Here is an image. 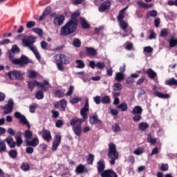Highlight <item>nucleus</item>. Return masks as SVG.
I'll use <instances>...</instances> for the list:
<instances>
[{
    "instance_id": "obj_59",
    "label": "nucleus",
    "mask_w": 177,
    "mask_h": 177,
    "mask_svg": "<svg viewBox=\"0 0 177 177\" xmlns=\"http://www.w3.org/2000/svg\"><path fill=\"white\" fill-rule=\"evenodd\" d=\"M142 120V115L140 114L135 115V116L133 118V121L134 122H139Z\"/></svg>"
},
{
    "instance_id": "obj_56",
    "label": "nucleus",
    "mask_w": 177,
    "mask_h": 177,
    "mask_svg": "<svg viewBox=\"0 0 177 177\" xmlns=\"http://www.w3.org/2000/svg\"><path fill=\"white\" fill-rule=\"evenodd\" d=\"M133 153L136 154V156H140V154H143V148L138 147L134 151Z\"/></svg>"
},
{
    "instance_id": "obj_55",
    "label": "nucleus",
    "mask_w": 177,
    "mask_h": 177,
    "mask_svg": "<svg viewBox=\"0 0 177 177\" xmlns=\"http://www.w3.org/2000/svg\"><path fill=\"white\" fill-rule=\"evenodd\" d=\"M10 50L15 53H20V48L16 44L12 46V49Z\"/></svg>"
},
{
    "instance_id": "obj_10",
    "label": "nucleus",
    "mask_w": 177,
    "mask_h": 177,
    "mask_svg": "<svg viewBox=\"0 0 177 177\" xmlns=\"http://www.w3.org/2000/svg\"><path fill=\"white\" fill-rule=\"evenodd\" d=\"M15 117L17 118V120H19L24 125H26L28 127V129H30L31 127L30 126V122H28V120H27V118H26V116L21 114L20 112H15Z\"/></svg>"
},
{
    "instance_id": "obj_50",
    "label": "nucleus",
    "mask_w": 177,
    "mask_h": 177,
    "mask_svg": "<svg viewBox=\"0 0 177 177\" xmlns=\"http://www.w3.org/2000/svg\"><path fill=\"white\" fill-rule=\"evenodd\" d=\"M125 48L127 49V50H132V49H133V44L129 41L126 42Z\"/></svg>"
},
{
    "instance_id": "obj_62",
    "label": "nucleus",
    "mask_w": 177,
    "mask_h": 177,
    "mask_svg": "<svg viewBox=\"0 0 177 177\" xmlns=\"http://www.w3.org/2000/svg\"><path fill=\"white\" fill-rule=\"evenodd\" d=\"M54 93L56 97H63V92L60 90H56Z\"/></svg>"
},
{
    "instance_id": "obj_15",
    "label": "nucleus",
    "mask_w": 177,
    "mask_h": 177,
    "mask_svg": "<svg viewBox=\"0 0 177 177\" xmlns=\"http://www.w3.org/2000/svg\"><path fill=\"white\" fill-rule=\"evenodd\" d=\"M110 6H111V2L110 1H106L100 4L98 10L100 13H103L105 10H109Z\"/></svg>"
},
{
    "instance_id": "obj_4",
    "label": "nucleus",
    "mask_w": 177,
    "mask_h": 177,
    "mask_svg": "<svg viewBox=\"0 0 177 177\" xmlns=\"http://www.w3.org/2000/svg\"><path fill=\"white\" fill-rule=\"evenodd\" d=\"M73 131L77 136H81L82 133V129L81 128V124L82 122L80 121L77 118H75L71 120L70 122Z\"/></svg>"
},
{
    "instance_id": "obj_51",
    "label": "nucleus",
    "mask_w": 177,
    "mask_h": 177,
    "mask_svg": "<svg viewBox=\"0 0 177 177\" xmlns=\"http://www.w3.org/2000/svg\"><path fill=\"white\" fill-rule=\"evenodd\" d=\"M21 168L22 171H24L25 172H27L28 169H30V165L28 163L24 162L22 165L21 166Z\"/></svg>"
},
{
    "instance_id": "obj_17",
    "label": "nucleus",
    "mask_w": 177,
    "mask_h": 177,
    "mask_svg": "<svg viewBox=\"0 0 177 177\" xmlns=\"http://www.w3.org/2000/svg\"><path fill=\"white\" fill-rule=\"evenodd\" d=\"M5 142L11 149L16 147V142L13 140V137L8 136L5 139Z\"/></svg>"
},
{
    "instance_id": "obj_2",
    "label": "nucleus",
    "mask_w": 177,
    "mask_h": 177,
    "mask_svg": "<svg viewBox=\"0 0 177 177\" xmlns=\"http://www.w3.org/2000/svg\"><path fill=\"white\" fill-rule=\"evenodd\" d=\"M97 168L98 172H101L102 177H118L117 174L113 170H105L104 171V161L100 160L97 163Z\"/></svg>"
},
{
    "instance_id": "obj_13",
    "label": "nucleus",
    "mask_w": 177,
    "mask_h": 177,
    "mask_svg": "<svg viewBox=\"0 0 177 177\" xmlns=\"http://www.w3.org/2000/svg\"><path fill=\"white\" fill-rule=\"evenodd\" d=\"M60 143H62V136L56 135L53 142V151H56V150H57V148L59 147Z\"/></svg>"
},
{
    "instance_id": "obj_11",
    "label": "nucleus",
    "mask_w": 177,
    "mask_h": 177,
    "mask_svg": "<svg viewBox=\"0 0 177 177\" xmlns=\"http://www.w3.org/2000/svg\"><path fill=\"white\" fill-rule=\"evenodd\" d=\"M65 19H66V18L64 17V15H55V17L53 19V24L56 27H60V26H62V24L64 23Z\"/></svg>"
},
{
    "instance_id": "obj_14",
    "label": "nucleus",
    "mask_w": 177,
    "mask_h": 177,
    "mask_svg": "<svg viewBox=\"0 0 177 177\" xmlns=\"http://www.w3.org/2000/svg\"><path fill=\"white\" fill-rule=\"evenodd\" d=\"M38 135H41L43 139L46 140L47 142H50V139H52V135L50 134V131L43 129L41 131L38 132Z\"/></svg>"
},
{
    "instance_id": "obj_44",
    "label": "nucleus",
    "mask_w": 177,
    "mask_h": 177,
    "mask_svg": "<svg viewBox=\"0 0 177 177\" xmlns=\"http://www.w3.org/2000/svg\"><path fill=\"white\" fill-rule=\"evenodd\" d=\"M94 160H95V156L92 153H89L88 157L87 158V163L91 165L93 164Z\"/></svg>"
},
{
    "instance_id": "obj_30",
    "label": "nucleus",
    "mask_w": 177,
    "mask_h": 177,
    "mask_svg": "<svg viewBox=\"0 0 177 177\" xmlns=\"http://www.w3.org/2000/svg\"><path fill=\"white\" fill-rule=\"evenodd\" d=\"M57 105L60 106L62 111H66V108L67 107V102L66 100H62L57 102Z\"/></svg>"
},
{
    "instance_id": "obj_47",
    "label": "nucleus",
    "mask_w": 177,
    "mask_h": 177,
    "mask_svg": "<svg viewBox=\"0 0 177 177\" xmlns=\"http://www.w3.org/2000/svg\"><path fill=\"white\" fill-rule=\"evenodd\" d=\"M33 32H35V34H37V35H39V37H42V34L44 31L42 30L41 28H34L32 29Z\"/></svg>"
},
{
    "instance_id": "obj_28",
    "label": "nucleus",
    "mask_w": 177,
    "mask_h": 177,
    "mask_svg": "<svg viewBox=\"0 0 177 177\" xmlns=\"http://www.w3.org/2000/svg\"><path fill=\"white\" fill-rule=\"evenodd\" d=\"M155 95L159 99H169V94H164L158 91L155 92Z\"/></svg>"
},
{
    "instance_id": "obj_18",
    "label": "nucleus",
    "mask_w": 177,
    "mask_h": 177,
    "mask_svg": "<svg viewBox=\"0 0 177 177\" xmlns=\"http://www.w3.org/2000/svg\"><path fill=\"white\" fill-rule=\"evenodd\" d=\"M21 135H22V133L19 131L17 133V136H15V140H16L15 143L17 147H20V146L23 145V138H21Z\"/></svg>"
},
{
    "instance_id": "obj_22",
    "label": "nucleus",
    "mask_w": 177,
    "mask_h": 177,
    "mask_svg": "<svg viewBox=\"0 0 177 177\" xmlns=\"http://www.w3.org/2000/svg\"><path fill=\"white\" fill-rule=\"evenodd\" d=\"M128 9V6L125 7L122 10H121L119 12V15L118 16V21H124V17L125 15V11Z\"/></svg>"
},
{
    "instance_id": "obj_57",
    "label": "nucleus",
    "mask_w": 177,
    "mask_h": 177,
    "mask_svg": "<svg viewBox=\"0 0 177 177\" xmlns=\"http://www.w3.org/2000/svg\"><path fill=\"white\" fill-rule=\"evenodd\" d=\"M95 67L97 68H100V70H102V69L104 68V67H106V64H104V62H97L95 64Z\"/></svg>"
},
{
    "instance_id": "obj_26",
    "label": "nucleus",
    "mask_w": 177,
    "mask_h": 177,
    "mask_svg": "<svg viewBox=\"0 0 177 177\" xmlns=\"http://www.w3.org/2000/svg\"><path fill=\"white\" fill-rule=\"evenodd\" d=\"M86 50L88 56H96V55H97L96 50L92 47H90V48L86 47Z\"/></svg>"
},
{
    "instance_id": "obj_48",
    "label": "nucleus",
    "mask_w": 177,
    "mask_h": 177,
    "mask_svg": "<svg viewBox=\"0 0 177 177\" xmlns=\"http://www.w3.org/2000/svg\"><path fill=\"white\" fill-rule=\"evenodd\" d=\"M35 97L36 99H37V100H42L44 98V92H42L41 91H37L35 95Z\"/></svg>"
},
{
    "instance_id": "obj_31",
    "label": "nucleus",
    "mask_w": 177,
    "mask_h": 177,
    "mask_svg": "<svg viewBox=\"0 0 177 177\" xmlns=\"http://www.w3.org/2000/svg\"><path fill=\"white\" fill-rule=\"evenodd\" d=\"M101 103L103 104H110L111 103V100H110V96L105 95L101 98Z\"/></svg>"
},
{
    "instance_id": "obj_37",
    "label": "nucleus",
    "mask_w": 177,
    "mask_h": 177,
    "mask_svg": "<svg viewBox=\"0 0 177 177\" xmlns=\"http://www.w3.org/2000/svg\"><path fill=\"white\" fill-rule=\"evenodd\" d=\"M28 84L29 89H30V91H32L35 86H38L39 82L35 80H32L31 82H28Z\"/></svg>"
},
{
    "instance_id": "obj_1",
    "label": "nucleus",
    "mask_w": 177,
    "mask_h": 177,
    "mask_svg": "<svg viewBox=\"0 0 177 177\" xmlns=\"http://www.w3.org/2000/svg\"><path fill=\"white\" fill-rule=\"evenodd\" d=\"M80 15H81V13L78 10L75 11L71 15V18L69 21L61 28L60 35L67 37V35H70V34L75 32L78 26V20H77V17H78Z\"/></svg>"
},
{
    "instance_id": "obj_54",
    "label": "nucleus",
    "mask_w": 177,
    "mask_h": 177,
    "mask_svg": "<svg viewBox=\"0 0 177 177\" xmlns=\"http://www.w3.org/2000/svg\"><path fill=\"white\" fill-rule=\"evenodd\" d=\"M38 88H41V91H44L45 92H46V91H48V89H49V87L48 86H45V84L39 82L37 84Z\"/></svg>"
},
{
    "instance_id": "obj_34",
    "label": "nucleus",
    "mask_w": 177,
    "mask_h": 177,
    "mask_svg": "<svg viewBox=\"0 0 177 177\" xmlns=\"http://www.w3.org/2000/svg\"><path fill=\"white\" fill-rule=\"evenodd\" d=\"M76 68H85V63L82 62L81 59H77L75 61Z\"/></svg>"
},
{
    "instance_id": "obj_61",
    "label": "nucleus",
    "mask_w": 177,
    "mask_h": 177,
    "mask_svg": "<svg viewBox=\"0 0 177 177\" xmlns=\"http://www.w3.org/2000/svg\"><path fill=\"white\" fill-rule=\"evenodd\" d=\"M35 26V21H29L26 24L27 28H32Z\"/></svg>"
},
{
    "instance_id": "obj_53",
    "label": "nucleus",
    "mask_w": 177,
    "mask_h": 177,
    "mask_svg": "<svg viewBox=\"0 0 177 177\" xmlns=\"http://www.w3.org/2000/svg\"><path fill=\"white\" fill-rule=\"evenodd\" d=\"M37 73L35 71H30L28 72V77L30 78H37Z\"/></svg>"
},
{
    "instance_id": "obj_39",
    "label": "nucleus",
    "mask_w": 177,
    "mask_h": 177,
    "mask_svg": "<svg viewBox=\"0 0 177 177\" xmlns=\"http://www.w3.org/2000/svg\"><path fill=\"white\" fill-rule=\"evenodd\" d=\"M118 109H120L121 111H127L128 110V104L125 102H122L118 106Z\"/></svg>"
},
{
    "instance_id": "obj_32",
    "label": "nucleus",
    "mask_w": 177,
    "mask_h": 177,
    "mask_svg": "<svg viewBox=\"0 0 177 177\" xmlns=\"http://www.w3.org/2000/svg\"><path fill=\"white\" fill-rule=\"evenodd\" d=\"M165 84L169 85L170 86H172L173 85L177 86V80L174 77L169 79L168 80L165 81Z\"/></svg>"
},
{
    "instance_id": "obj_25",
    "label": "nucleus",
    "mask_w": 177,
    "mask_h": 177,
    "mask_svg": "<svg viewBox=\"0 0 177 177\" xmlns=\"http://www.w3.org/2000/svg\"><path fill=\"white\" fill-rule=\"evenodd\" d=\"M138 5H139V6H140V8H143L144 9H150L151 8H153V5L152 3L150 4H147L145 3L143 1H138L137 2Z\"/></svg>"
},
{
    "instance_id": "obj_46",
    "label": "nucleus",
    "mask_w": 177,
    "mask_h": 177,
    "mask_svg": "<svg viewBox=\"0 0 177 177\" xmlns=\"http://www.w3.org/2000/svg\"><path fill=\"white\" fill-rule=\"evenodd\" d=\"M8 155L10 157V158H17V151L11 150L9 151Z\"/></svg>"
},
{
    "instance_id": "obj_41",
    "label": "nucleus",
    "mask_w": 177,
    "mask_h": 177,
    "mask_svg": "<svg viewBox=\"0 0 177 177\" xmlns=\"http://www.w3.org/2000/svg\"><path fill=\"white\" fill-rule=\"evenodd\" d=\"M124 77H125V75L122 73L118 72L115 74V80H116V81H118V82L122 81V80H124Z\"/></svg>"
},
{
    "instance_id": "obj_63",
    "label": "nucleus",
    "mask_w": 177,
    "mask_h": 177,
    "mask_svg": "<svg viewBox=\"0 0 177 177\" xmlns=\"http://www.w3.org/2000/svg\"><path fill=\"white\" fill-rule=\"evenodd\" d=\"M114 91H121L122 89V86L120 83H116L114 84Z\"/></svg>"
},
{
    "instance_id": "obj_49",
    "label": "nucleus",
    "mask_w": 177,
    "mask_h": 177,
    "mask_svg": "<svg viewBox=\"0 0 177 177\" xmlns=\"http://www.w3.org/2000/svg\"><path fill=\"white\" fill-rule=\"evenodd\" d=\"M157 16V11L151 10L147 13V17H156Z\"/></svg>"
},
{
    "instance_id": "obj_33",
    "label": "nucleus",
    "mask_w": 177,
    "mask_h": 177,
    "mask_svg": "<svg viewBox=\"0 0 177 177\" xmlns=\"http://www.w3.org/2000/svg\"><path fill=\"white\" fill-rule=\"evenodd\" d=\"M6 151V144L5 140L0 139V153H3Z\"/></svg>"
},
{
    "instance_id": "obj_29",
    "label": "nucleus",
    "mask_w": 177,
    "mask_h": 177,
    "mask_svg": "<svg viewBox=\"0 0 177 177\" xmlns=\"http://www.w3.org/2000/svg\"><path fill=\"white\" fill-rule=\"evenodd\" d=\"M16 53L12 51L11 50H8V54H9V59L12 63V64H16V60L17 59L15 58V55Z\"/></svg>"
},
{
    "instance_id": "obj_9",
    "label": "nucleus",
    "mask_w": 177,
    "mask_h": 177,
    "mask_svg": "<svg viewBox=\"0 0 177 177\" xmlns=\"http://www.w3.org/2000/svg\"><path fill=\"white\" fill-rule=\"evenodd\" d=\"M55 62H59L64 64H70V57L66 56L64 54H58L55 56Z\"/></svg>"
},
{
    "instance_id": "obj_16",
    "label": "nucleus",
    "mask_w": 177,
    "mask_h": 177,
    "mask_svg": "<svg viewBox=\"0 0 177 177\" xmlns=\"http://www.w3.org/2000/svg\"><path fill=\"white\" fill-rule=\"evenodd\" d=\"M26 146H31L32 147H37L39 145V139L34 138L32 140H25Z\"/></svg>"
},
{
    "instance_id": "obj_3",
    "label": "nucleus",
    "mask_w": 177,
    "mask_h": 177,
    "mask_svg": "<svg viewBox=\"0 0 177 177\" xmlns=\"http://www.w3.org/2000/svg\"><path fill=\"white\" fill-rule=\"evenodd\" d=\"M109 158L111 159L110 164L111 165H114L115 164V160L118 158V152H117V148L115 144L109 143V152H108Z\"/></svg>"
},
{
    "instance_id": "obj_40",
    "label": "nucleus",
    "mask_w": 177,
    "mask_h": 177,
    "mask_svg": "<svg viewBox=\"0 0 177 177\" xmlns=\"http://www.w3.org/2000/svg\"><path fill=\"white\" fill-rule=\"evenodd\" d=\"M24 138H26V140H29V139L32 138V132L30 130L25 131Z\"/></svg>"
},
{
    "instance_id": "obj_8",
    "label": "nucleus",
    "mask_w": 177,
    "mask_h": 177,
    "mask_svg": "<svg viewBox=\"0 0 177 177\" xmlns=\"http://www.w3.org/2000/svg\"><path fill=\"white\" fill-rule=\"evenodd\" d=\"M35 41H37V37L34 36H26L22 39L24 46H27L28 48L32 46V44H34Z\"/></svg>"
},
{
    "instance_id": "obj_20",
    "label": "nucleus",
    "mask_w": 177,
    "mask_h": 177,
    "mask_svg": "<svg viewBox=\"0 0 177 177\" xmlns=\"http://www.w3.org/2000/svg\"><path fill=\"white\" fill-rule=\"evenodd\" d=\"M143 113V109L140 106H136L131 111V114L133 115H136L138 114H142Z\"/></svg>"
},
{
    "instance_id": "obj_64",
    "label": "nucleus",
    "mask_w": 177,
    "mask_h": 177,
    "mask_svg": "<svg viewBox=\"0 0 177 177\" xmlns=\"http://www.w3.org/2000/svg\"><path fill=\"white\" fill-rule=\"evenodd\" d=\"M168 35V30L167 29H162L160 31V37H165Z\"/></svg>"
},
{
    "instance_id": "obj_12",
    "label": "nucleus",
    "mask_w": 177,
    "mask_h": 177,
    "mask_svg": "<svg viewBox=\"0 0 177 177\" xmlns=\"http://www.w3.org/2000/svg\"><path fill=\"white\" fill-rule=\"evenodd\" d=\"M15 64H19V66H24L26 64H28V63H32V61L28 59L26 55H21V57L15 60Z\"/></svg>"
},
{
    "instance_id": "obj_58",
    "label": "nucleus",
    "mask_w": 177,
    "mask_h": 177,
    "mask_svg": "<svg viewBox=\"0 0 177 177\" xmlns=\"http://www.w3.org/2000/svg\"><path fill=\"white\" fill-rule=\"evenodd\" d=\"M112 130L114 132H120V131H121V127H120V124L116 123L114 126L112 127Z\"/></svg>"
},
{
    "instance_id": "obj_27",
    "label": "nucleus",
    "mask_w": 177,
    "mask_h": 177,
    "mask_svg": "<svg viewBox=\"0 0 177 177\" xmlns=\"http://www.w3.org/2000/svg\"><path fill=\"white\" fill-rule=\"evenodd\" d=\"M80 23L82 28H89V27H91V25L89 23H88V21H86V19H85L84 17H80Z\"/></svg>"
},
{
    "instance_id": "obj_5",
    "label": "nucleus",
    "mask_w": 177,
    "mask_h": 177,
    "mask_svg": "<svg viewBox=\"0 0 177 177\" xmlns=\"http://www.w3.org/2000/svg\"><path fill=\"white\" fill-rule=\"evenodd\" d=\"M88 113H89V100L86 98L84 106L80 110V115L82 119L78 118L80 122H85L88 120Z\"/></svg>"
},
{
    "instance_id": "obj_45",
    "label": "nucleus",
    "mask_w": 177,
    "mask_h": 177,
    "mask_svg": "<svg viewBox=\"0 0 177 177\" xmlns=\"http://www.w3.org/2000/svg\"><path fill=\"white\" fill-rule=\"evenodd\" d=\"M73 45L75 48H80L81 46V40L78 38L74 39Z\"/></svg>"
},
{
    "instance_id": "obj_43",
    "label": "nucleus",
    "mask_w": 177,
    "mask_h": 177,
    "mask_svg": "<svg viewBox=\"0 0 177 177\" xmlns=\"http://www.w3.org/2000/svg\"><path fill=\"white\" fill-rule=\"evenodd\" d=\"M55 63H56L57 67L59 71H64L66 68L63 65L64 64L62 62L55 61Z\"/></svg>"
},
{
    "instance_id": "obj_42",
    "label": "nucleus",
    "mask_w": 177,
    "mask_h": 177,
    "mask_svg": "<svg viewBox=\"0 0 177 177\" xmlns=\"http://www.w3.org/2000/svg\"><path fill=\"white\" fill-rule=\"evenodd\" d=\"M24 72L21 71H16V80H24Z\"/></svg>"
},
{
    "instance_id": "obj_52",
    "label": "nucleus",
    "mask_w": 177,
    "mask_h": 177,
    "mask_svg": "<svg viewBox=\"0 0 177 177\" xmlns=\"http://www.w3.org/2000/svg\"><path fill=\"white\" fill-rule=\"evenodd\" d=\"M93 102H94V103H95V104H100V103H102V98L99 95L93 97Z\"/></svg>"
},
{
    "instance_id": "obj_35",
    "label": "nucleus",
    "mask_w": 177,
    "mask_h": 177,
    "mask_svg": "<svg viewBox=\"0 0 177 177\" xmlns=\"http://www.w3.org/2000/svg\"><path fill=\"white\" fill-rule=\"evenodd\" d=\"M7 75L10 80H12V81H15L16 80V70L9 71L7 73Z\"/></svg>"
},
{
    "instance_id": "obj_60",
    "label": "nucleus",
    "mask_w": 177,
    "mask_h": 177,
    "mask_svg": "<svg viewBox=\"0 0 177 177\" xmlns=\"http://www.w3.org/2000/svg\"><path fill=\"white\" fill-rule=\"evenodd\" d=\"M147 140L149 143H151V145H154V143H156V142H157V139L153 138V137H151V136H148Z\"/></svg>"
},
{
    "instance_id": "obj_24",
    "label": "nucleus",
    "mask_w": 177,
    "mask_h": 177,
    "mask_svg": "<svg viewBox=\"0 0 177 177\" xmlns=\"http://www.w3.org/2000/svg\"><path fill=\"white\" fill-rule=\"evenodd\" d=\"M146 73L147 74V75H149V78H151V80H154V78H156V77H157V73H156V71H154L151 68L147 69V71H146Z\"/></svg>"
},
{
    "instance_id": "obj_19",
    "label": "nucleus",
    "mask_w": 177,
    "mask_h": 177,
    "mask_svg": "<svg viewBox=\"0 0 177 177\" xmlns=\"http://www.w3.org/2000/svg\"><path fill=\"white\" fill-rule=\"evenodd\" d=\"M90 124H91V125H95L96 124H102V120H99L97 118V115H93L92 116H90Z\"/></svg>"
},
{
    "instance_id": "obj_36",
    "label": "nucleus",
    "mask_w": 177,
    "mask_h": 177,
    "mask_svg": "<svg viewBox=\"0 0 177 177\" xmlns=\"http://www.w3.org/2000/svg\"><path fill=\"white\" fill-rule=\"evenodd\" d=\"M138 128L140 131H146L149 128V124L147 122H141L138 124Z\"/></svg>"
},
{
    "instance_id": "obj_6",
    "label": "nucleus",
    "mask_w": 177,
    "mask_h": 177,
    "mask_svg": "<svg viewBox=\"0 0 177 177\" xmlns=\"http://www.w3.org/2000/svg\"><path fill=\"white\" fill-rule=\"evenodd\" d=\"M119 24L122 30H123L124 32L126 33L124 35H122V38H125V37H129V35H131V37H133L132 28L128 27V23H127L125 21H119Z\"/></svg>"
},
{
    "instance_id": "obj_21",
    "label": "nucleus",
    "mask_w": 177,
    "mask_h": 177,
    "mask_svg": "<svg viewBox=\"0 0 177 177\" xmlns=\"http://www.w3.org/2000/svg\"><path fill=\"white\" fill-rule=\"evenodd\" d=\"M50 10H52V8L50 6L46 7V8L43 12V14L39 17V20H44L50 13Z\"/></svg>"
},
{
    "instance_id": "obj_7",
    "label": "nucleus",
    "mask_w": 177,
    "mask_h": 177,
    "mask_svg": "<svg viewBox=\"0 0 177 177\" xmlns=\"http://www.w3.org/2000/svg\"><path fill=\"white\" fill-rule=\"evenodd\" d=\"M13 104H15V102H13V100L10 98L8 100L7 104L1 106V109L5 110L3 114H10V113L13 111Z\"/></svg>"
},
{
    "instance_id": "obj_38",
    "label": "nucleus",
    "mask_w": 177,
    "mask_h": 177,
    "mask_svg": "<svg viewBox=\"0 0 177 177\" xmlns=\"http://www.w3.org/2000/svg\"><path fill=\"white\" fill-rule=\"evenodd\" d=\"M85 171V166L84 165H79L75 169L76 174H82Z\"/></svg>"
},
{
    "instance_id": "obj_23",
    "label": "nucleus",
    "mask_w": 177,
    "mask_h": 177,
    "mask_svg": "<svg viewBox=\"0 0 177 177\" xmlns=\"http://www.w3.org/2000/svg\"><path fill=\"white\" fill-rule=\"evenodd\" d=\"M170 48H175L177 45V39L175 37V35H172L169 41Z\"/></svg>"
}]
</instances>
